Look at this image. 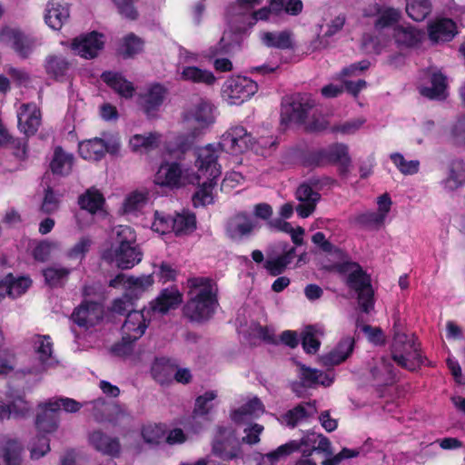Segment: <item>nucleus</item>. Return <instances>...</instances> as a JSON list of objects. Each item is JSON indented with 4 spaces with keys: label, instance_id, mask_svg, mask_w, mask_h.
<instances>
[{
    "label": "nucleus",
    "instance_id": "f257e3e1",
    "mask_svg": "<svg viewBox=\"0 0 465 465\" xmlns=\"http://www.w3.org/2000/svg\"><path fill=\"white\" fill-rule=\"evenodd\" d=\"M188 301L183 314L192 322L209 320L218 305L217 285L208 277H193L187 280Z\"/></svg>",
    "mask_w": 465,
    "mask_h": 465
},
{
    "label": "nucleus",
    "instance_id": "f03ea898",
    "mask_svg": "<svg viewBox=\"0 0 465 465\" xmlns=\"http://www.w3.org/2000/svg\"><path fill=\"white\" fill-rule=\"evenodd\" d=\"M217 158V151L212 144L199 148L197 151L196 166L198 167V173L193 179L197 181L200 187L193 196L195 207L204 206L213 202V190L221 174Z\"/></svg>",
    "mask_w": 465,
    "mask_h": 465
},
{
    "label": "nucleus",
    "instance_id": "7ed1b4c3",
    "mask_svg": "<svg viewBox=\"0 0 465 465\" xmlns=\"http://www.w3.org/2000/svg\"><path fill=\"white\" fill-rule=\"evenodd\" d=\"M335 268L344 275L346 285L357 294L361 311L369 313L374 307V291L370 275L357 262H345L336 264Z\"/></svg>",
    "mask_w": 465,
    "mask_h": 465
},
{
    "label": "nucleus",
    "instance_id": "20e7f679",
    "mask_svg": "<svg viewBox=\"0 0 465 465\" xmlns=\"http://www.w3.org/2000/svg\"><path fill=\"white\" fill-rule=\"evenodd\" d=\"M393 361L401 367L413 371L421 363L420 345L414 334L407 335L394 326L393 341L391 344Z\"/></svg>",
    "mask_w": 465,
    "mask_h": 465
},
{
    "label": "nucleus",
    "instance_id": "39448f33",
    "mask_svg": "<svg viewBox=\"0 0 465 465\" xmlns=\"http://www.w3.org/2000/svg\"><path fill=\"white\" fill-rule=\"evenodd\" d=\"M195 216L192 213L183 212L171 216L156 211L152 229L161 234L173 232L175 235L180 236L191 233L195 229Z\"/></svg>",
    "mask_w": 465,
    "mask_h": 465
},
{
    "label": "nucleus",
    "instance_id": "423d86ee",
    "mask_svg": "<svg viewBox=\"0 0 465 465\" xmlns=\"http://www.w3.org/2000/svg\"><path fill=\"white\" fill-rule=\"evenodd\" d=\"M334 181L329 177L322 179L311 178L308 183L299 185L295 192V197L300 202L296 212L302 218L310 216L315 210L317 203L321 199L319 190L325 184H331Z\"/></svg>",
    "mask_w": 465,
    "mask_h": 465
},
{
    "label": "nucleus",
    "instance_id": "0eeeda50",
    "mask_svg": "<svg viewBox=\"0 0 465 465\" xmlns=\"http://www.w3.org/2000/svg\"><path fill=\"white\" fill-rule=\"evenodd\" d=\"M254 145L253 138L242 126L231 127L221 137L219 146L232 154L242 153Z\"/></svg>",
    "mask_w": 465,
    "mask_h": 465
},
{
    "label": "nucleus",
    "instance_id": "6e6552de",
    "mask_svg": "<svg viewBox=\"0 0 465 465\" xmlns=\"http://www.w3.org/2000/svg\"><path fill=\"white\" fill-rule=\"evenodd\" d=\"M154 183L160 186L179 188L187 183H193L194 179L190 178L187 171L177 163H164L161 164L154 175Z\"/></svg>",
    "mask_w": 465,
    "mask_h": 465
},
{
    "label": "nucleus",
    "instance_id": "1a4fd4ad",
    "mask_svg": "<svg viewBox=\"0 0 465 465\" xmlns=\"http://www.w3.org/2000/svg\"><path fill=\"white\" fill-rule=\"evenodd\" d=\"M43 68L49 79L64 83L69 80L74 69V63L61 53H52L44 59Z\"/></svg>",
    "mask_w": 465,
    "mask_h": 465
},
{
    "label": "nucleus",
    "instance_id": "9d476101",
    "mask_svg": "<svg viewBox=\"0 0 465 465\" xmlns=\"http://www.w3.org/2000/svg\"><path fill=\"white\" fill-rule=\"evenodd\" d=\"M213 452L223 460H232L237 454V440L231 427L218 426L213 440Z\"/></svg>",
    "mask_w": 465,
    "mask_h": 465
},
{
    "label": "nucleus",
    "instance_id": "9b49d317",
    "mask_svg": "<svg viewBox=\"0 0 465 465\" xmlns=\"http://www.w3.org/2000/svg\"><path fill=\"white\" fill-rule=\"evenodd\" d=\"M258 91V84L245 76H237L227 81L224 94L230 104H240Z\"/></svg>",
    "mask_w": 465,
    "mask_h": 465
},
{
    "label": "nucleus",
    "instance_id": "f8f14e48",
    "mask_svg": "<svg viewBox=\"0 0 465 465\" xmlns=\"http://www.w3.org/2000/svg\"><path fill=\"white\" fill-rule=\"evenodd\" d=\"M143 253L139 246L111 247L103 257L123 270L131 269L142 260Z\"/></svg>",
    "mask_w": 465,
    "mask_h": 465
},
{
    "label": "nucleus",
    "instance_id": "ddd939ff",
    "mask_svg": "<svg viewBox=\"0 0 465 465\" xmlns=\"http://www.w3.org/2000/svg\"><path fill=\"white\" fill-rule=\"evenodd\" d=\"M7 402L0 401V420H22L30 416L32 405L22 394H6Z\"/></svg>",
    "mask_w": 465,
    "mask_h": 465
},
{
    "label": "nucleus",
    "instance_id": "4468645a",
    "mask_svg": "<svg viewBox=\"0 0 465 465\" xmlns=\"http://www.w3.org/2000/svg\"><path fill=\"white\" fill-rule=\"evenodd\" d=\"M149 310L132 311L127 313L122 325V335L124 339L139 340L145 332L151 321Z\"/></svg>",
    "mask_w": 465,
    "mask_h": 465
},
{
    "label": "nucleus",
    "instance_id": "2eb2a0df",
    "mask_svg": "<svg viewBox=\"0 0 465 465\" xmlns=\"http://www.w3.org/2000/svg\"><path fill=\"white\" fill-rule=\"evenodd\" d=\"M104 35L97 32H92L76 37L72 42L71 47L78 55L92 59L98 55L104 48Z\"/></svg>",
    "mask_w": 465,
    "mask_h": 465
},
{
    "label": "nucleus",
    "instance_id": "dca6fc26",
    "mask_svg": "<svg viewBox=\"0 0 465 465\" xmlns=\"http://www.w3.org/2000/svg\"><path fill=\"white\" fill-rule=\"evenodd\" d=\"M18 127L26 136L35 134L41 125L42 114L34 103L23 104L17 112Z\"/></svg>",
    "mask_w": 465,
    "mask_h": 465
},
{
    "label": "nucleus",
    "instance_id": "f3484780",
    "mask_svg": "<svg viewBox=\"0 0 465 465\" xmlns=\"http://www.w3.org/2000/svg\"><path fill=\"white\" fill-rule=\"evenodd\" d=\"M183 120L187 125L193 127L195 130L208 126L213 121L210 104L203 99H198V101L184 113Z\"/></svg>",
    "mask_w": 465,
    "mask_h": 465
},
{
    "label": "nucleus",
    "instance_id": "a211bd4d",
    "mask_svg": "<svg viewBox=\"0 0 465 465\" xmlns=\"http://www.w3.org/2000/svg\"><path fill=\"white\" fill-rule=\"evenodd\" d=\"M72 318L81 327H92L103 318L102 305L95 302H84L74 310Z\"/></svg>",
    "mask_w": 465,
    "mask_h": 465
},
{
    "label": "nucleus",
    "instance_id": "6ab92c4d",
    "mask_svg": "<svg viewBox=\"0 0 465 465\" xmlns=\"http://www.w3.org/2000/svg\"><path fill=\"white\" fill-rule=\"evenodd\" d=\"M117 149V144L110 145L101 138H94L79 143L80 155L91 161H98L105 155V153H114Z\"/></svg>",
    "mask_w": 465,
    "mask_h": 465
},
{
    "label": "nucleus",
    "instance_id": "aec40b11",
    "mask_svg": "<svg viewBox=\"0 0 465 465\" xmlns=\"http://www.w3.org/2000/svg\"><path fill=\"white\" fill-rule=\"evenodd\" d=\"M430 86L419 88L420 94L430 100L442 101L448 95L447 77L439 70H432L430 74Z\"/></svg>",
    "mask_w": 465,
    "mask_h": 465
},
{
    "label": "nucleus",
    "instance_id": "412c9836",
    "mask_svg": "<svg viewBox=\"0 0 465 465\" xmlns=\"http://www.w3.org/2000/svg\"><path fill=\"white\" fill-rule=\"evenodd\" d=\"M355 340L351 336L343 337L330 352L322 356L324 366H336L345 361L352 353Z\"/></svg>",
    "mask_w": 465,
    "mask_h": 465
},
{
    "label": "nucleus",
    "instance_id": "4be33fe9",
    "mask_svg": "<svg viewBox=\"0 0 465 465\" xmlns=\"http://www.w3.org/2000/svg\"><path fill=\"white\" fill-rule=\"evenodd\" d=\"M165 94V89L159 84L148 87V89L139 96V104L143 112L147 115H153L163 104Z\"/></svg>",
    "mask_w": 465,
    "mask_h": 465
},
{
    "label": "nucleus",
    "instance_id": "5701e85b",
    "mask_svg": "<svg viewBox=\"0 0 465 465\" xmlns=\"http://www.w3.org/2000/svg\"><path fill=\"white\" fill-rule=\"evenodd\" d=\"M153 283V278L152 275L134 277L120 273L110 281L109 286L116 288L120 285H124L128 288L126 292H142L151 287Z\"/></svg>",
    "mask_w": 465,
    "mask_h": 465
},
{
    "label": "nucleus",
    "instance_id": "b1692460",
    "mask_svg": "<svg viewBox=\"0 0 465 465\" xmlns=\"http://www.w3.org/2000/svg\"><path fill=\"white\" fill-rule=\"evenodd\" d=\"M255 223L246 213H239L232 216L227 223L226 232L230 238L238 240L250 234Z\"/></svg>",
    "mask_w": 465,
    "mask_h": 465
},
{
    "label": "nucleus",
    "instance_id": "393cba45",
    "mask_svg": "<svg viewBox=\"0 0 465 465\" xmlns=\"http://www.w3.org/2000/svg\"><path fill=\"white\" fill-rule=\"evenodd\" d=\"M69 18V9L60 0H50L46 4L45 20L48 26L59 30Z\"/></svg>",
    "mask_w": 465,
    "mask_h": 465
},
{
    "label": "nucleus",
    "instance_id": "a878e982",
    "mask_svg": "<svg viewBox=\"0 0 465 465\" xmlns=\"http://www.w3.org/2000/svg\"><path fill=\"white\" fill-rule=\"evenodd\" d=\"M89 441L91 445L98 451L116 457L121 450L119 440L115 437H111L101 430H95L89 435Z\"/></svg>",
    "mask_w": 465,
    "mask_h": 465
},
{
    "label": "nucleus",
    "instance_id": "bb28decb",
    "mask_svg": "<svg viewBox=\"0 0 465 465\" xmlns=\"http://www.w3.org/2000/svg\"><path fill=\"white\" fill-rule=\"evenodd\" d=\"M456 34V25L450 19H439L429 26V37L435 44L449 42Z\"/></svg>",
    "mask_w": 465,
    "mask_h": 465
},
{
    "label": "nucleus",
    "instance_id": "cd10ccee",
    "mask_svg": "<svg viewBox=\"0 0 465 465\" xmlns=\"http://www.w3.org/2000/svg\"><path fill=\"white\" fill-rule=\"evenodd\" d=\"M444 190L453 192L465 185V162L452 161L447 171L446 177L441 181Z\"/></svg>",
    "mask_w": 465,
    "mask_h": 465
},
{
    "label": "nucleus",
    "instance_id": "c85d7f7f",
    "mask_svg": "<svg viewBox=\"0 0 465 465\" xmlns=\"http://www.w3.org/2000/svg\"><path fill=\"white\" fill-rule=\"evenodd\" d=\"M262 43L270 48L282 50L292 49L293 35L289 30L276 32H263L261 34Z\"/></svg>",
    "mask_w": 465,
    "mask_h": 465
},
{
    "label": "nucleus",
    "instance_id": "c756f323",
    "mask_svg": "<svg viewBox=\"0 0 465 465\" xmlns=\"http://www.w3.org/2000/svg\"><path fill=\"white\" fill-rule=\"evenodd\" d=\"M299 378L306 388H312L317 385L330 386L332 383V378L322 371L312 369L304 364H298Z\"/></svg>",
    "mask_w": 465,
    "mask_h": 465
},
{
    "label": "nucleus",
    "instance_id": "7c9ffc66",
    "mask_svg": "<svg viewBox=\"0 0 465 465\" xmlns=\"http://www.w3.org/2000/svg\"><path fill=\"white\" fill-rule=\"evenodd\" d=\"M176 361L165 357L158 358L152 366L153 379L161 383L166 384L173 380Z\"/></svg>",
    "mask_w": 465,
    "mask_h": 465
},
{
    "label": "nucleus",
    "instance_id": "2f4dec72",
    "mask_svg": "<svg viewBox=\"0 0 465 465\" xmlns=\"http://www.w3.org/2000/svg\"><path fill=\"white\" fill-rule=\"evenodd\" d=\"M316 412V407L310 402L299 404L282 415L280 420L287 426L293 428L300 422L312 417Z\"/></svg>",
    "mask_w": 465,
    "mask_h": 465
},
{
    "label": "nucleus",
    "instance_id": "473e14b6",
    "mask_svg": "<svg viewBox=\"0 0 465 465\" xmlns=\"http://www.w3.org/2000/svg\"><path fill=\"white\" fill-rule=\"evenodd\" d=\"M182 302V295L176 289H165L152 302L151 310L162 314L166 313L169 310L175 309Z\"/></svg>",
    "mask_w": 465,
    "mask_h": 465
},
{
    "label": "nucleus",
    "instance_id": "72a5a7b5",
    "mask_svg": "<svg viewBox=\"0 0 465 465\" xmlns=\"http://www.w3.org/2000/svg\"><path fill=\"white\" fill-rule=\"evenodd\" d=\"M39 412L36 415L35 426L41 432L51 433L58 428V416L55 411H52L47 402L39 404Z\"/></svg>",
    "mask_w": 465,
    "mask_h": 465
},
{
    "label": "nucleus",
    "instance_id": "f704fd0d",
    "mask_svg": "<svg viewBox=\"0 0 465 465\" xmlns=\"http://www.w3.org/2000/svg\"><path fill=\"white\" fill-rule=\"evenodd\" d=\"M312 104L308 98L297 95L292 98V102L284 106L283 114H288L289 120L296 123H302L305 120Z\"/></svg>",
    "mask_w": 465,
    "mask_h": 465
},
{
    "label": "nucleus",
    "instance_id": "c9c22d12",
    "mask_svg": "<svg viewBox=\"0 0 465 465\" xmlns=\"http://www.w3.org/2000/svg\"><path fill=\"white\" fill-rule=\"evenodd\" d=\"M393 37L399 46L413 47L424 37V33L412 26L399 25L394 28Z\"/></svg>",
    "mask_w": 465,
    "mask_h": 465
},
{
    "label": "nucleus",
    "instance_id": "e433bc0d",
    "mask_svg": "<svg viewBox=\"0 0 465 465\" xmlns=\"http://www.w3.org/2000/svg\"><path fill=\"white\" fill-rule=\"evenodd\" d=\"M101 78L122 97H133L134 87L133 84L124 78L122 74L113 72H104L102 74Z\"/></svg>",
    "mask_w": 465,
    "mask_h": 465
},
{
    "label": "nucleus",
    "instance_id": "4c0bfd02",
    "mask_svg": "<svg viewBox=\"0 0 465 465\" xmlns=\"http://www.w3.org/2000/svg\"><path fill=\"white\" fill-rule=\"evenodd\" d=\"M74 155L65 152L62 147L54 148V155L50 163L53 173L57 175H68L73 168Z\"/></svg>",
    "mask_w": 465,
    "mask_h": 465
},
{
    "label": "nucleus",
    "instance_id": "58836bf2",
    "mask_svg": "<svg viewBox=\"0 0 465 465\" xmlns=\"http://www.w3.org/2000/svg\"><path fill=\"white\" fill-rule=\"evenodd\" d=\"M31 285V280L27 277H20L15 279L12 274L5 277V280L0 282V296L5 294L15 298L26 292Z\"/></svg>",
    "mask_w": 465,
    "mask_h": 465
},
{
    "label": "nucleus",
    "instance_id": "ea45409f",
    "mask_svg": "<svg viewBox=\"0 0 465 465\" xmlns=\"http://www.w3.org/2000/svg\"><path fill=\"white\" fill-rule=\"evenodd\" d=\"M283 253L275 257H268L264 263V268L272 276L282 273L287 265L290 264L295 255V248L292 247L288 250L283 248Z\"/></svg>",
    "mask_w": 465,
    "mask_h": 465
},
{
    "label": "nucleus",
    "instance_id": "a19ab883",
    "mask_svg": "<svg viewBox=\"0 0 465 465\" xmlns=\"http://www.w3.org/2000/svg\"><path fill=\"white\" fill-rule=\"evenodd\" d=\"M324 334L322 327L309 325L302 332V345L307 353L314 354L318 351L321 341L320 338Z\"/></svg>",
    "mask_w": 465,
    "mask_h": 465
},
{
    "label": "nucleus",
    "instance_id": "79ce46f5",
    "mask_svg": "<svg viewBox=\"0 0 465 465\" xmlns=\"http://www.w3.org/2000/svg\"><path fill=\"white\" fill-rule=\"evenodd\" d=\"M263 412L264 406L262 402L257 397H254L239 409L234 410L231 418L235 422H242L247 418L258 417Z\"/></svg>",
    "mask_w": 465,
    "mask_h": 465
},
{
    "label": "nucleus",
    "instance_id": "37998d69",
    "mask_svg": "<svg viewBox=\"0 0 465 465\" xmlns=\"http://www.w3.org/2000/svg\"><path fill=\"white\" fill-rule=\"evenodd\" d=\"M23 450L22 443L15 439H9L0 452V460L3 465H20V454Z\"/></svg>",
    "mask_w": 465,
    "mask_h": 465
},
{
    "label": "nucleus",
    "instance_id": "c03bdc74",
    "mask_svg": "<svg viewBox=\"0 0 465 465\" xmlns=\"http://www.w3.org/2000/svg\"><path fill=\"white\" fill-rule=\"evenodd\" d=\"M161 134L158 133H148L144 134H134L130 139V146L134 151H150L157 148L160 144Z\"/></svg>",
    "mask_w": 465,
    "mask_h": 465
},
{
    "label": "nucleus",
    "instance_id": "a18cd8bd",
    "mask_svg": "<svg viewBox=\"0 0 465 465\" xmlns=\"http://www.w3.org/2000/svg\"><path fill=\"white\" fill-rule=\"evenodd\" d=\"M183 80L191 81L197 84H205L208 85L215 82L213 74L208 70H203L196 66H186L181 73Z\"/></svg>",
    "mask_w": 465,
    "mask_h": 465
},
{
    "label": "nucleus",
    "instance_id": "49530a36",
    "mask_svg": "<svg viewBox=\"0 0 465 465\" xmlns=\"http://www.w3.org/2000/svg\"><path fill=\"white\" fill-rule=\"evenodd\" d=\"M138 246L135 232L127 225L114 228L113 243L111 247Z\"/></svg>",
    "mask_w": 465,
    "mask_h": 465
},
{
    "label": "nucleus",
    "instance_id": "de8ad7c7",
    "mask_svg": "<svg viewBox=\"0 0 465 465\" xmlns=\"http://www.w3.org/2000/svg\"><path fill=\"white\" fill-rule=\"evenodd\" d=\"M406 12L414 21H423L431 12L430 0H407Z\"/></svg>",
    "mask_w": 465,
    "mask_h": 465
},
{
    "label": "nucleus",
    "instance_id": "09e8293b",
    "mask_svg": "<svg viewBox=\"0 0 465 465\" xmlns=\"http://www.w3.org/2000/svg\"><path fill=\"white\" fill-rule=\"evenodd\" d=\"M78 202L82 209L94 213L102 208L104 199L97 190L90 189L80 196Z\"/></svg>",
    "mask_w": 465,
    "mask_h": 465
},
{
    "label": "nucleus",
    "instance_id": "8fccbe9b",
    "mask_svg": "<svg viewBox=\"0 0 465 465\" xmlns=\"http://www.w3.org/2000/svg\"><path fill=\"white\" fill-rule=\"evenodd\" d=\"M217 398L215 391H209L200 395L195 400V405L193 413L194 416H206L213 409V401Z\"/></svg>",
    "mask_w": 465,
    "mask_h": 465
},
{
    "label": "nucleus",
    "instance_id": "3c124183",
    "mask_svg": "<svg viewBox=\"0 0 465 465\" xmlns=\"http://www.w3.org/2000/svg\"><path fill=\"white\" fill-rule=\"evenodd\" d=\"M71 271L70 269L54 265L43 271L45 280L50 286H58L68 277Z\"/></svg>",
    "mask_w": 465,
    "mask_h": 465
},
{
    "label": "nucleus",
    "instance_id": "603ef678",
    "mask_svg": "<svg viewBox=\"0 0 465 465\" xmlns=\"http://www.w3.org/2000/svg\"><path fill=\"white\" fill-rule=\"evenodd\" d=\"M390 158L402 174L411 175L419 172L420 162L418 160L407 161L400 153H391Z\"/></svg>",
    "mask_w": 465,
    "mask_h": 465
},
{
    "label": "nucleus",
    "instance_id": "864d4df0",
    "mask_svg": "<svg viewBox=\"0 0 465 465\" xmlns=\"http://www.w3.org/2000/svg\"><path fill=\"white\" fill-rule=\"evenodd\" d=\"M271 7L278 14L282 10L292 15L302 13L303 5L301 0H271Z\"/></svg>",
    "mask_w": 465,
    "mask_h": 465
},
{
    "label": "nucleus",
    "instance_id": "5fc2aeb1",
    "mask_svg": "<svg viewBox=\"0 0 465 465\" xmlns=\"http://www.w3.org/2000/svg\"><path fill=\"white\" fill-rule=\"evenodd\" d=\"M356 329L361 330L366 335L370 342L375 345L385 344V335L381 328L363 324L361 319L358 318L356 321Z\"/></svg>",
    "mask_w": 465,
    "mask_h": 465
},
{
    "label": "nucleus",
    "instance_id": "6e6d98bb",
    "mask_svg": "<svg viewBox=\"0 0 465 465\" xmlns=\"http://www.w3.org/2000/svg\"><path fill=\"white\" fill-rule=\"evenodd\" d=\"M148 201L146 192L135 191L131 193L123 204L124 213H133L142 209Z\"/></svg>",
    "mask_w": 465,
    "mask_h": 465
},
{
    "label": "nucleus",
    "instance_id": "4d7b16f0",
    "mask_svg": "<svg viewBox=\"0 0 465 465\" xmlns=\"http://www.w3.org/2000/svg\"><path fill=\"white\" fill-rule=\"evenodd\" d=\"M35 351L38 355L39 361L45 363L52 355V343L50 337L46 335H35L33 338Z\"/></svg>",
    "mask_w": 465,
    "mask_h": 465
},
{
    "label": "nucleus",
    "instance_id": "13d9d810",
    "mask_svg": "<svg viewBox=\"0 0 465 465\" xmlns=\"http://www.w3.org/2000/svg\"><path fill=\"white\" fill-rule=\"evenodd\" d=\"M38 45L39 43L36 38L26 35L24 33L13 50L17 54L18 56L23 59H26L33 54L35 48Z\"/></svg>",
    "mask_w": 465,
    "mask_h": 465
},
{
    "label": "nucleus",
    "instance_id": "bf43d9fd",
    "mask_svg": "<svg viewBox=\"0 0 465 465\" xmlns=\"http://www.w3.org/2000/svg\"><path fill=\"white\" fill-rule=\"evenodd\" d=\"M352 219L357 224L369 228H379L383 224L385 220L382 217V214H380L377 212H365L359 213Z\"/></svg>",
    "mask_w": 465,
    "mask_h": 465
},
{
    "label": "nucleus",
    "instance_id": "052dcab7",
    "mask_svg": "<svg viewBox=\"0 0 465 465\" xmlns=\"http://www.w3.org/2000/svg\"><path fill=\"white\" fill-rule=\"evenodd\" d=\"M138 293L139 292H125L121 297L114 299L111 306V312L117 314H124L134 311L133 295L137 296Z\"/></svg>",
    "mask_w": 465,
    "mask_h": 465
},
{
    "label": "nucleus",
    "instance_id": "680f3d73",
    "mask_svg": "<svg viewBox=\"0 0 465 465\" xmlns=\"http://www.w3.org/2000/svg\"><path fill=\"white\" fill-rule=\"evenodd\" d=\"M300 447V444L295 441L292 440L286 444H283L280 447H278L275 450L271 451L267 453L263 459L267 460L272 464L279 461L281 459L285 458L289 454L292 453L293 451L297 450Z\"/></svg>",
    "mask_w": 465,
    "mask_h": 465
},
{
    "label": "nucleus",
    "instance_id": "e2e57ef3",
    "mask_svg": "<svg viewBox=\"0 0 465 465\" xmlns=\"http://www.w3.org/2000/svg\"><path fill=\"white\" fill-rule=\"evenodd\" d=\"M47 405L52 411H55L56 412L63 409L64 411L72 413L78 411L82 408V403L71 398L50 400Z\"/></svg>",
    "mask_w": 465,
    "mask_h": 465
},
{
    "label": "nucleus",
    "instance_id": "0e129e2a",
    "mask_svg": "<svg viewBox=\"0 0 465 465\" xmlns=\"http://www.w3.org/2000/svg\"><path fill=\"white\" fill-rule=\"evenodd\" d=\"M32 460H39L50 450L49 439L45 436L35 438L28 447Z\"/></svg>",
    "mask_w": 465,
    "mask_h": 465
},
{
    "label": "nucleus",
    "instance_id": "69168bd1",
    "mask_svg": "<svg viewBox=\"0 0 465 465\" xmlns=\"http://www.w3.org/2000/svg\"><path fill=\"white\" fill-rule=\"evenodd\" d=\"M143 48V42L134 35H130L124 39V43L120 47V54L127 58L138 54Z\"/></svg>",
    "mask_w": 465,
    "mask_h": 465
},
{
    "label": "nucleus",
    "instance_id": "338daca9",
    "mask_svg": "<svg viewBox=\"0 0 465 465\" xmlns=\"http://www.w3.org/2000/svg\"><path fill=\"white\" fill-rule=\"evenodd\" d=\"M392 369L390 360L381 358L379 364L371 368V372L375 380L386 381L392 378Z\"/></svg>",
    "mask_w": 465,
    "mask_h": 465
},
{
    "label": "nucleus",
    "instance_id": "774afa93",
    "mask_svg": "<svg viewBox=\"0 0 465 465\" xmlns=\"http://www.w3.org/2000/svg\"><path fill=\"white\" fill-rule=\"evenodd\" d=\"M450 139L456 145L465 146V116L460 117L451 126Z\"/></svg>",
    "mask_w": 465,
    "mask_h": 465
}]
</instances>
